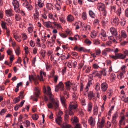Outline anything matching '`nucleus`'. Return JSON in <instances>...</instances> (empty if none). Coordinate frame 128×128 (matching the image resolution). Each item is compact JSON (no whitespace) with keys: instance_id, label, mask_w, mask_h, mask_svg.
Here are the masks:
<instances>
[{"instance_id":"obj_1","label":"nucleus","mask_w":128,"mask_h":128,"mask_svg":"<svg viewBox=\"0 0 128 128\" xmlns=\"http://www.w3.org/2000/svg\"><path fill=\"white\" fill-rule=\"evenodd\" d=\"M34 91L33 96H32V100L36 102L40 94V90L38 87H34Z\"/></svg>"},{"instance_id":"obj_2","label":"nucleus","mask_w":128,"mask_h":128,"mask_svg":"<svg viewBox=\"0 0 128 128\" xmlns=\"http://www.w3.org/2000/svg\"><path fill=\"white\" fill-rule=\"evenodd\" d=\"M110 58L114 60H116L118 59H120L122 60L126 58V55L121 53H118L115 54V55H110Z\"/></svg>"},{"instance_id":"obj_3","label":"nucleus","mask_w":128,"mask_h":128,"mask_svg":"<svg viewBox=\"0 0 128 128\" xmlns=\"http://www.w3.org/2000/svg\"><path fill=\"white\" fill-rule=\"evenodd\" d=\"M107 36L106 32L104 30H102L99 34L98 37L103 41H106L107 40Z\"/></svg>"},{"instance_id":"obj_4","label":"nucleus","mask_w":128,"mask_h":128,"mask_svg":"<svg viewBox=\"0 0 128 128\" xmlns=\"http://www.w3.org/2000/svg\"><path fill=\"white\" fill-rule=\"evenodd\" d=\"M55 91L58 92L59 90L61 91H63L64 90V84L62 82H60L55 87Z\"/></svg>"},{"instance_id":"obj_5","label":"nucleus","mask_w":128,"mask_h":128,"mask_svg":"<svg viewBox=\"0 0 128 128\" xmlns=\"http://www.w3.org/2000/svg\"><path fill=\"white\" fill-rule=\"evenodd\" d=\"M95 94L92 91H90L88 94V99L90 100H92L94 102H95L96 100V99L95 97Z\"/></svg>"},{"instance_id":"obj_6","label":"nucleus","mask_w":128,"mask_h":128,"mask_svg":"<svg viewBox=\"0 0 128 128\" xmlns=\"http://www.w3.org/2000/svg\"><path fill=\"white\" fill-rule=\"evenodd\" d=\"M100 86L102 91L104 92L107 90L108 86V84L106 82H104L101 83Z\"/></svg>"},{"instance_id":"obj_7","label":"nucleus","mask_w":128,"mask_h":128,"mask_svg":"<svg viewBox=\"0 0 128 128\" xmlns=\"http://www.w3.org/2000/svg\"><path fill=\"white\" fill-rule=\"evenodd\" d=\"M120 21L118 17L116 16L115 18L112 19L111 23L112 25L116 26H117L119 23Z\"/></svg>"},{"instance_id":"obj_8","label":"nucleus","mask_w":128,"mask_h":128,"mask_svg":"<svg viewBox=\"0 0 128 128\" xmlns=\"http://www.w3.org/2000/svg\"><path fill=\"white\" fill-rule=\"evenodd\" d=\"M105 120L102 117L100 122L98 121L97 124V127L98 128H103L104 126Z\"/></svg>"},{"instance_id":"obj_9","label":"nucleus","mask_w":128,"mask_h":128,"mask_svg":"<svg viewBox=\"0 0 128 128\" xmlns=\"http://www.w3.org/2000/svg\"><path fill=\"white\" fill-rule=\"evenodd\" d=\"M47 94L49 96L50 100H51L52 102L54 100V96L52 94L51 92V90L50 87L48 86L47 87Z\"/></svg>"},{"instance_id":"obj_10","label":"nucleus","mask_w":128,"mask_h":128,"mask_svg":"<svg viewBox=\"0 0 128 128\" xmlns=\"http://www.w3.org/2000/svg\"><path fill=\"white\" fill-rule=\"evenodd\" d=\"M78 105L76 103L72 102L70 104L69 110H75L76 109Z\"/></svg>"},{"instance_id":"obj_11","label":"nucleus","mask_w":128,"mask_h":128,"mask_svg":"<svg viewBox=\"0 0 128 128\" xmlns=\"http://www.w3.org/2000/svg\"><path fill=\"white\" fill-rule=\"evenodd\" d=\"M92 75L94 77H97L99 78H101V75L100 73V71L95 70L92 72Z\"/></svg>"},{"instance_id":"obj_12","label":"nucleus","mask_w":128,"mask_h":128,"mask_svg":"<svg viewBox=\"0 0 128 128\" xmlns=\"http://www.w3.org/2000/svg\"><path fill=\"white\" fill-rule=\"evenodd\" d=\"M88 124L92 126H94L95 125V121L94 118L92 116H90L88 120Z\"/></svg>"},{"instance_id":"obj_13","label":"nucleus","mask_w":128,"mask_h":128,"mask_svg":"<svg viewBox=\"0 0 128 128\" xmlns=\"http://www.w3.org/2000/svg\"><path fill=\"white\" fill-rule=\"evenodd\" d=\"M40 76L38 75V78L39 80L40 81H43L44 79L42 76V74L44 75V76H46V73L42 70H40Z\"/></svg>"},{"instance_id":"obj_14","label":"nucleus","mask_w":128,"mask_h":128,"mask_svg":"<svg viewBox=\"0 0 128 128\" xmlns=\"http://www.w3.org/2000/svg\"><path fill=\"white\" fill-rule=\"evenodd\" d=\"M12 4L14 7L15 10L16 12H18V8L19 6V4L18 1L16 0L14 1H12Z\"/></svg>"},{"instance_id":"obj_15","label":"nucleus","mask_w":128,"mask_h":128,"mask_svg":"<svg viewBox=\"0 0 128 128\" xmlns=\"http://www.w3.org/2000/svg\"><path fill=\"white\" fill-rule=\"evenodd\" d=\"M97 6L100 11H103L106 9L105 5L101 2H98V4Z\"/></svg>"},{"instance_id":"obj_16","label":"nucleus","mask_w":128,"mask_h":128,"mask_svg":"<svg viewBox=\"0 0 128 128\" xmlns=\"http://www.w3.org/2000/svg\"><path fill=\"white\" fill-rule=\"evenodd\" d=\"M110 30L112 34L115 37L117 36L118 32L116 29L114 27H112L110 28Z\"/></svg>"},{"instance_id":"obj_17","label":"nucleus","mask_w":128,"mask_h":128,"mask_svg":"<svg viewBox=\"0 0 128 128\" xmlns=\"http://www.w3.org/2000/svg\"><path fill=\"white\" fill-rule=\"evenodd\" d=\"M13 12L11 9L5 10L6 15L8 16H12L14 15Z\"/></svg>"},{"instance_id":"obj_18","label":"nucleus","mask_w":128,"mask_h":128,"mask_svg":"<svg viewBox=\"0 0 128 128\" xmlns=\"http://www.w3.org/2000/svg\"><path fill=\"white\" fill-rule=\"evenodd\" d=\"M118 116V115L116 113H115L112 116L111 121L112 123L115 124H116L117 123L116 119Z\"/></svg>"},{"instance_id":"obj_19","label":"nucleus","mask_w":128,"mask_h":128,"mask_svg":"<svg viewBox=\"0 0 128 128\" xmlns=\"http://www.w3.org/2000/svg\"><path fill=\"white\" fill-rule=\"evenodd\" d=\"M24 2L23 3V5L25 6H26V8L30 10H32V6L28 3L26 2V0H22Z\"/></svg>"},{"instance_id":"obj_20","label":"nucleus","mask_w":128,"mask_h":128,"mask_svg":"<svg viewBox=\"0 0 128 128\" xmlns=\"http://www.w3.org/2000/svg\"><path fill=\"white\" fill-rule=\"evenodd\" d=\"M64 84L66 85V89L70 90V85H72V83H71L70 81L68 80L65 82Z\"/></svg>"},{"instance_id":"obj_21","label":"nucleus","mask_w":128,"mask_h":128,"mask_svg":"<svg viewBox=\"0 0 128 128\" xmlns=\"http://www.w3.org/2000/svg\"><path fill=\"white\" fill-rule=\"evenodd\" d=\"M92 103L90 102H89L88 103L87 110L90 113L92 112Z\"/></svg>"},{"instance_id":"obj_22","label":"nucleus","mask_w":128,"mask_h":128,"mask_svg":"<svg viewBox=\"0 0 128 128\" xmlns=\"http://www.w3.org/2000/svg\"><path fill=\"white\" fill-rule=\"evenodd\" d=\"M60 100L61 103L64 106L65 108H67L65 104L66 99L63 96H62L61 95L60 96Z\"/></svg>"},{"instance_id":"obj_23","label":"nucleus","mask_w":128,"mask_h":128,"mask_svg":"<svg viewBox=\"0 0 128 128\" xmlns=\"http://www.w3.org/2000/svg\"><path fill=\"white\" fill-rule=\"evenodd\" d=\"M55 121L56 124L60 125L62 122V118L61 116H58L57 118H55Z\"/></svg>"},{"instance_id":"obj_24","label":"nucleus","mask_w":128,"mask_h":128,"mask_svg":"<svg viewBox=\"0 0 128 128\" xmlns=\"http://www.w3.org/2000/svg\"><path fill=\"white\" fill-rule=\"evenodd\" d=\"M93 115L96 116L98 113V109L97 105L94 106L93 108Z\"/></svg>"},{"instance_id":"obj_25","label":"nucleus","mask_w":128,"mask_h":128,"mask_svg":"<svg viewBox=\"0 0 128 128\" xmlns=\"http://www.w3.org/2000/svg\"><path fill=\"white\" fill-rule=\"evenodd\" d=\"M44 24V26L47 28H51L52 27V22L50 21L45 22Z\"/></svg>"},{"instance_id":"obj_26","label":"nucleus","mask_w":128,"mask_h":128,"mask_svg":"<svg viewBox=\"0 0 128 128\" xmlns=\"http://www.w3.org/2000/svg\"><path fill=\"white\" fill-rule=\"evenodd\" d=\"M91 18H94L96 16L95 13L92 10H90L88 12Z\"/></svg>"},{"instance_id":"obj_27","label":"nucleus","mask_w":128,"mask_h":128,"mask_svg":"<svg viewBox=\"0 0 128 128\" xmlns=\"http://www.w3.org/2000/svg\"><path fill=\"white\" fill-rule=\"evenodd\" d=\"M46 6L48 9L50 10H53L54 8V6L51 3H47L46 4Z\"/></svg>"},{"instance_id":"obj_28","label":"nucleus","mask_w":128,"mask_h":128,"mask_svg":"<svg viewBox=\"0 0 128 128\" xmlns=\"http://www.w3.org/2000/svg\"><path fill=\"white\" fill-rule=\"evenodd\" d=\"M36 13H34V18L36 20H39L38 17L39 16V13L38 11L37 10H35Z\"/></svg>"},{"instance_id":"obj_29","label":"nucleus","mask_w":128,"mask_h":128,"mask_svg":"<svg viewBox=\"0 0 128 128\" xmlns=\"http://www.w3.org/2000/svg\"><path fill=\"white\" fill-rule=\"evenodd\" d=\"M84 29H83L84 30L88 32H90V31L91 27L88 25L86 24L84 26Z\"/></svg>"},{"instance_id":"obj_30","label":"nucleus","mask_w":128,"mask_h":128,"mask_svg":"<svg viewBox=\"0 0 128 128\" xmlns=\"http://www.w3.org/2000/svg\"><path fill=\"white\" fill-rule=\"evenodd\" d=\"M116 4L119 6H124L122 0H116Z\"/></svg>"},{"instance_id":"obj_31","label":"nucleus","mask_w":128,"mask_h":128,"mask_svg":"<svg viewBox=\"0 0 128 128\" xmlns=\"http://www.w3.org/2000/svg\"><path fill=\"white\" fill-rule=\"evenodd\" d=\"M100 71V73L102 76V75H103L104 76L106 75L107 74H108V73L107 71H106V70L104 69Z\"/></svg>"},{"instance_id":"obj_32","label":"nucleus","mask_w":128,"mask_h":128,"mask_svg":"<svg viewBox=\"0 0 128 128\" xmlns=\"http://www.w3.org/2000/svg\"><path fill=\"white\" fill-rule=\"evenodd\" d=\"M100 85L98 82H96L94 85L95 89L97 91H98L100 89Z\"/></svg>"},{"instance_id":"obj_33","label":"nucleus","mask_w":128,"mask_h":128,"mask_svg":"<svg viewBox=\"0 0 128 128\" xmlns=\"http://www.w3.org/2000/svg\"><path fill=\"white\" fill-rule=\"evenodd\" d=\"M67 19L68 21L71 22L74 21V18L70 14L68 16Z\"/></svg>"},{"instance_id":"obj_34","label":"nucleus","mask_w":128,"mask_h":128,"mask_svg":"<svg viewBox=\"0 0 128 128\" xmlns=\"http://www.w3.org/2000/svg\"><path fill=\"white\" fill-rule=\"evenodd\" d=\"M71 120H73L72 122L74 123H77L78 122V118L75 116H74L73 118H72Z\"/></svg>"},{"instance_id":"obj_35","label":"nucleus","mask_w":128,"mask_h":128,"mask_svg":"<svg viewBox=\"0 0 128 128\" xmlns=\"http://www.w3.org/2000/svg\"><path fill=\"white\" fill-rule=\"evenodd\" d=\"M121 35L120 36L124 38H125L127 36L126 32L124 30L121 31Z\"/></svg>"},{"instance_id":"obj_36","label":"nucleus","mask_w":128,"mask_h":128,"mask_svg":"<svg viewBox=\"0 0 128 128\" xmlns=\"http://www.w3.org/2000/svg\"><path fill=\"white\" fill-rule=\"evenodd\" d=\"M116 13L117 16L120 17V14L122 13L121 8L120 7H119L117 10L116 11Z\"/></svg>"},{"instance_id":"obj_37","label":"nucleus","mask_w":128,"mask_h":128,"mask_svg":"<svg viewBox=\"0 0 128 128\" xmlns=\"http://www.w3.org/2000/svg\"><path fill=\"white\" fill-rule=\"evenodd\" d=\"M124 72H121L120 74H118L117 77L118 79L121 80L124 78Z\"/></svg>"},{"instance_id":"obj_38","label":"nucleus","mask_w":128,"mask_h":128,"mask_svg":"<svg viewBox=\"0 0 128 128\" xmlns=\"http://www.w3.org/2000/svg\"><path fill=\"white\" fill-rule=\"evenodd\" d=\"M44 2L41 0H38V5L40 8L42 7L44 5Z\"/></svg>"},{"instance_id":"obj_39","label":"nucleus","mask_w":128,"mask_h":128,"mask_svg":"<svg viewBox=\"0 0 128 128\" xmlns=\"http://www.w3.org/2000/svg\"><path fill=\"white\" fill-rule=\"evenodd\" d=\"M1 26L3 29H5L7 28L6 26V23L3 20H2L1 21Z\"/></svg>"},{"instance_id":"obj_40","label":"nucleus","mask_w":128,"mask_h":128,"mask_svg":"<svg viewBox=\"0 0 128 128\" xmlns=\"http://www.w3.org/2000/svg\"><path fill=\"white\" fill-rule=\"evenodd\" d=\"M116 76L114 74L112 73L111 74L110 76V78L112 82L114 81L116 79Z\"/></svg>"},{"instance_id":"obj_41","label":"nucleus","mask_w":128,"mask_h":128,"mask_svg":"<svg viewBox=\"0 0 128 128\" xmlns=\"http://www.w3.org/2000/svg\"><path fill=\"white\" fill-rule=\"evenodd\" d=\"M82 18L84 20H86L87 18L86 14L85 12H84L82 14Z\"/></svg>"},{"instance_id":"obj_42","label":"nucleus","mask_w":128,"mask_h":128,"mask_svg":"<svg viewBox=\"0 0 128 128\" xmlns=\"http://www.w3.org/2000/svg\"><path fill=\"white\" fill-rule=\"evenodd\" d=\"M108 22V20H106L105 19L104 20H102V26L104 27H105L106 26Z\"/></svg>"},{"instance_id":"obj_43","label":"nucleus","mask_w":128,"mask_h":128,"mask_svg":"<svg viewBox=\"0 0 128 128\" xmlns=\"http://www.w3.org/2000/svg\"><path fill=\"white\" fill-rule=\"evenodd\" d=\"M20 97L19 96L18 97L14 98L13 100V101L14 102V104H16L18 102L20 101Z\"/></svg>"},{"instance_id":"obj_44","label":"nucleus","mask_w":128,"mask_h":128,"mask_svg":"<svg viewBox=\"0 0 128 128\" xmlns=\"http://www.w3.org/2000/svg\"><path fill=\"white\" fill-rule=\"evenodd\" d=\"M52 104L56 108H58L59 106V103L58 102L52 101Z\"/></svg>"},{"instance_id":"obj_45","label":"nucleus","mask_w":128,"mask_h":128,"mask_svg":"<svg viewBox=\"0 0 128 128\" xmlns=\"http://www.w3.org/2000/svg\"><path fill=\"white\" fill-rule=\"evenodd\" d=\"M15 18L17 21H20L21 19V18L20 16L18 14H16L15 15Z\"/></svg>"},{"instance_id":"obj_46","label":"nucleus","mask_w":128,"mask_h":128,"mask_svg":"<svg viewBox=\"0 0 128 128\" xmlns=\"http://www.w3.org/2000/svg\"><path fill=\"white\" fill-rule=\"evenodd\" d=\"M126 67V65H123L121 66V70L122 71V72L125 73L126 72L125 69Z\"/></svg>"},{"instance_id":"obj_47","label":"nucleus","mask_w":128,"mask_h":128,"mask_svg":"<svg viewBox=\"0 0 128 128\" xmlns=\"http://www.w3.org/2000/svg\"><path fill=\"white\" fill-rule=\"evenodd\" d=\"M38 118V115L36 114H32V120H36Z\"/></svg>"},{"instance_id":"obj_48","label":"nucleus","mask_w":128,"mask_h":128,"mask_svg":"<svg viewBox=\"0 0 128 128\" xmlns=\"http://www.w3.org/2000/svg\"><path fill=\"white\" fill-rule=\"evenodd\" d=\"M68 115L67 114H65L64 116V120L67 123L68 122Z\"/></svg>"},{"instance_id":"obj_49","label":"nucleus","mask_w":128,"mask_h":128,"mask_svg":"<svg viewBox=\"0 0 128 128\" xmlns=\"http://www.w3.org/2000/svg\"><path fill=\"white\" fill-rule=\"evenodd\" d=\"M84 43L86 44L90 45V44L92 43L91 41L88 39H86L84 41Z\"/></svg>"},{"instance_id":"obj_50","label":"nucleus","mask_w":128,"mask_h":128,"mask_svg":"<svg viewBox=\"0 0 128 128\" xmlns=\"http://www.w3.org/2000/svg\"><path fill=\"white\" fill-rule=\"evenodd\" d=\"M126 22V21L124 19H123L121 20L120 22L119 23L122 26H124L125 25Z\"/></svg>"},{"instance_id":"obj_51","label":"nucleus","mask_w":128,"mask_h":128,"mask_svg":"<svg viewBox=\"0 0 128 128\" xmlns=\"http://www.w3.org/2000/svg\"><path fill=\"white\" fill-rule=\"evenodd\" d=\"M74 38L75 41H77L78 40H79L80 38V37L78 34L75 35Z\"/></svg>"},{"instance_id":"obj_52","label":"nucleus","mask_w":128,"mask_h":128,"mask_svg":"<svg viewBox=\"0 0 128 128\" xmlns=\"http://www.w3.org/2000/svg\"><path fill=\"white\" fill-rule=\"evenodd\" d=\"M63 128H73L72 127L71 125L70 124H66V125H63Z\"/></svg>"},{"instance_id":"obj_53","label":"nucleus","mask_w":128,"mask_h":128,"mask_svg":"<svg viewBox=\"0 0 128 128\" xmlns=\"http://www.w3.org/2000/svg\"><path fill=\"white\" fill-rule=\"evenodd\" d=\"M22 38L24 40H25L27 39V36L26 34L25 33H22Z\"/></svg>"},{"instance_id":"obj_54","label":"nucleus","mask_w":128,"mask_h":128,"mask_svg":"<svg viewBox=\"0 0 128 128\" xmlns=\"http://www.w3.org/2000/svg\"><path fill=\"white\" fill-rule=\"evenodd\" d=\"M93 42L94 44L96 45H98L100 44V42L97 39H95L94 40Z\"/></svg>"},{"instance_id":"obj_55","label":"nucleus","mask_w":128,"mask_h":128,"mask_svg":"<svg viewBox=\"0 0 128 128\" xmlns=\"http://www.w3.org/2000/svg\"><path fill=\"white\" fill-rule=\"evenodd\" d=\"M71 62L72 63V66H73V68H75L76 66L77 65V62L75 61H71Z\"/></svg>"},{"instance_id":"obj_56","label":"nucleus","mask_w":128,"mask_h":128,"mask_svg":"<svg viewBox=\"0 0 128 128\" xmlns=\"http://www.w3.org/2000/svg\"><path fill=\"white\" fill-rule=\"evenodd\" d=\"M96 32H92L91 33V36L92 38H95L96 36Z\"/></svg>"},{"instance_id":"obj_57","label":"nucleus","mask_w":128,"mask_h":128,"mask_svg":"<svg viewBox=\"0 0 128 128\" xmlns=\"http://www.w3.org/2000/svg\"><path fill=\"white\" fill-rule=\"evenodd\" d=\"M6 110L5 108L2 109L0 112V114L1 115H3L6 113Z\"/></svg>"},{"instance_id":"obj_58","label":"nucleus","mask_w":128,"mask_h":128,"mask_svg":"<svg viewBox=\"0 0 128 128\" xmlns=\"http://www.w3.org/2000/svg\"><path fill=\"white\" fill-rule=\"evenodd\" d=\"M6 21L8 23V26H11L12 24V22L10 18L7 19L6 20Z\"/></svg>"},{"instance_id":"obj_59","label":"nucleus","mask_w":128,"mask_h":128,"mask_svg":"<svg viewBox=\"0 0 128 128\" xmlns=\"http://www.w3.org/2000/svg\"><path fill=\"white\" fill-rule=\"evenodd\" d=\"M6 31V34L7 36H9L10 35V31L9 30V28H7L5 29Z\"/></svg>"},{"instance_id":"obj_60","label":"nucleus","mask_w":128,"mask_h":128,"mask_svg":"<svg viewBox=\"0 0 128 128\" xmlns=\"http://www.w3.org/2000/svg\"><path fill=\"white\" fill-rule=\"evenodd\" d=\"M33 80L35 85H37L38 83V80L37 79H34L32 76V80Z\"/></svg>"},{"instance_id":"obj_61","label":"nucleus","mask_w":128,"mask_h":128,"mask_svg":"<svg viewBox=\"0 0 128 128\" xmlns=\"http://www.w3.org/2000/svg\"><path fill=\"white\" fill-rule=\"evenodd\" d=\"M55 72L54 70H52L50 73V78H53L54 76Z\"/></svg>"},{"instance_id":"obj_62","label":"nucleus","mask_w":128,"mask_h":128,"mask_svg":"<svg viewBox=\"0 0 128 128\" xmlns=\"http://www.w3.org/2000/svg\"><path fill=\"white\" fill-rule=\"evenodd\" d=\"M96 55L99 56L101 53V50L100 49H97L96 51Z\"/></svg>"},{"instance_id":"obj_63","label":"nucleus","mask_w":128,"mask_h":128,"mask_svg":"<svg viewBox=\"0 0 128 128\" xmlns=\"http://www.w3.org/2000/svg\"><path fill=\"white\" fill-rule=\"evenodd\" d=\"M15 52L16 54L17 55H19L20 54V48L18 47L15 50Z\"/></svg>"},{"instance_id":"obj_64","label":"nucleus","mask_w":128,"mask_h":128,"mask_svg":"<svg viewBox=\"0 0 128 128\" xmlns=\"http://www.w3.org/2000/svg\"><path fill=\"white\" fill-rule=\"evenodd\" d=\"M124 15L126 17H128V8H126L124 11Z\"/></svg>"}]
</instances>
